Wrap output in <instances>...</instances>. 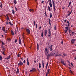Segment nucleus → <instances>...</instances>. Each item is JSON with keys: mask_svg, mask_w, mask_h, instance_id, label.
<instances>
[{"mask_svg": "<svg viewBox=\"0 0 76 76\" xmlns=\"http://www.w3.org/2000/svg\"><path fill=\"white\" fill-rule=\"evenodd\" d=\"M69 33H70L71 32V30H70V29H69Z\"/></svg>", "mask_w": 76, "mask_h": 76, "instance_id": "ea45409f", "label": "nucleus"}, {"mask_svg": "<svg viewBox=\"0 0 76 76\" xmlns=\"http://www.w3.org/2000/svg\"><path fill=\"white\" fill-rule=\"evenodd\" d=\"M55 56V57H57L58 56V55H57V53H56L55 54L54 53V56Z\"/></svg>", "mask_w": 76, "mask_h": 76, "instance_id": "4be33fe9", "label": "nucleus"}, {"mask_svg": "<svg viewBox=\"0 0 76 76\" xmlns=\"http://www.w3.org/2000/svg\"><path fill=\"white\" fill-rule=\"evenodd\" d=\"M48 72H50V69H48L47 70Z\"/></svg>", "mask_w": 76, "mask_h": 76, "instance_id": "864d4df0", "label": "nucleus"}, {"mask_svg": "<svg viewBox=\"0 0 76 76\" xmlns=\"http://www.w3.org/2000/svg\"><path fill=\"white\" fill-rule=\"evenodd\" d=\"M49 4L51 7H52V4H51L52 2L51 0H48Z\"/></svg>", "mask_w": 76, "mask_h": 76, "instance_id": "7ed1b4c3", "label": "nucleus"}, {"mask_svg": "<svg viewBox=\"0 0 76 76\" xmlns=\"http://www.w3.org/2000/svg\"><path fill=\"white\" fill-rule=\"evenodd\" d=\"M1 42H2V44L1 45H2V46L3 45H4V42H3L1 41Z\"/></svg>", "mask_w": 76, "mask_h": 76, "instance_id": "4c0bfd02", "label": "nucleus"}, {"mask_svg": "<svg viewBox=\"0 0 76 76\" xmlns=\"http://www.w3.org/2000/svg\"><path fill=\"white\" fill-rule=\"evenodd\" d=\"M70 25V23L68 24V26H69V25Z\"/></svg>", "mask_w": 76, "mask_h": 76, "instance_id": "774afa93", "label": "nucleus"}, {"mask_svg": "<svg viewBox=\"0 0 76 76\" xmlns=\"http://www.w3.org/2000/svg\"><path fill=\"white\" fill-rule=\"evenodd\" d=\"M19 44H21V40L20 39H19Z\"/></svg>", "mask_w": 76, "mask_h": 76, "instance_id": "393cba45", "label": "nucleus"}, {"mask_svg": "<svg viewBox=\"0 0 76 76\" xmlns=\"http://www.w3.org/2000/svg\"><path fill=\"white\" fill-rule=\"evenodd\" d=\"M69 69H70V70H71V67H69Z\"/></svg>", "mask_w": 76, "mask_h": 76, "instance_id": "69168bd1", "label": "nucleus"}, {"mask_svg": "<svg viewBox=\"0 0 76 76\" xmlns=\"http://www.w3.org/2000/svg\"><path fill=\"white\" fill-rule=\"evenodd\" d=\"M21 60H22V61L23 60V58H21Z\"/></svg>", "mask_w": 76, "mask_h": 76, "instance_id": "603ef678", "label": "nucleus"}, {"mask_svg": "<svg viewBox=\"0 0 76 76\" xmlns=\"http://www.w3.org/2000/svg\"><path fill=\"white\" fill-rule=\"evenodd\" d=\"M39 68H41V63H39Z\"/></svg>", "mask_w": 76, "mask_h": 76, "instance_id": "c756f323", "label": "nucleus"}, {"mask_svg": "<svg viewBox=\"0 0 76 76\" xmlns=\"http://www.w3.org/2000/svg\"><path fill=\"white\" fill-rule=\"evenodd\" d=\"M30 12H31V11H33V9H30L29 10Z\"/></svg>", "mask_w": 76, "mask_h": 76, "instance_id": "79ce46f5", "label": "nucleus"}, {"mask_svg": "<svg viewBox=\"0 0 76 76\" xmlns=\"http://www.w3.org/2000/svg\"><path fill=\"white\" fill-rule=\"evenodd\" d=\"M41 36L42 37H43V31H42V33L41 34Z\"/></svg>", "mask_w": 76, "mask_h": 76, "instance_id": "aec40b11", "label": "nucleus"}, {"mask_svg": "<svg viewBox=\"0 0 76 76\" xmlns=\"http://www.w3.org/2000/svg\"><path fill=\"white\" fill-rule=\"evenodd\" d=\"M8 23H9V22H6V24L7 25L8 24Z\"/></svg>", "mask_w": 76, "mask_h": 76, "instance_id": "de8ad7c7", "label": "nucleus"}, {"mask_svg": "<svg viewBox=\"0 0 76 76\" xmlns=\"http://www.w3.org/2000/svg\"><path fill=\"white\" fill-rule=\"evenodd\" d=\"M31 70H33V72H35V71H36V69L34 68H32Z\"/></svg>", "mask_w": 76, "mask_h": 76, "instance_id": "4468645a", "label": "nucleus"}, {"mask_svg": "<svg viewBox=\"0 0 76 76\" xmlns=\"http://www.w3.org/2000/svg\"><path fill=\"white\" fill-rule=\"evenodd\" d=\"M44 1H42V3H44Z\"/></svg>", "mask_w": 76, "mask_h": 76, "instance_id": "0e129e2a", "label": "nucleus"}, {"mask_svg": "<svg viewBox=\"0 0 76 76\" xmlns=\"http://www.w3.org/2000/svg\"><path fill=\"white\" fill-rule=\"evenodd\" d=\"M48 9L49 11H51V8H50V7L49 6L48 7Z\"/></svg>", "mask_w": 76, "mask_h": 76, "instance_id": "cd10ccee", "label": "nucleus"}, {"mask_svg": "<svg viewBox=\"0 0 76 76\" xmlns=\"http://www.w3.org/2000/svg\"><path fill=\"white\" fill-rule=\"evenodd\" d=\"M48 20H49V24H50V26H51V20L50 18H48Z\"/></svg>", "mask_w": 76, "mask_h": 76, "instance_id": "dca6fc26", "label": "nucleus"}, {"mask_svg": "<svg viewBox=\"0 0 76 76\" xmlns=\"http://www.w3.org/2000/svg\"><path fill=\"white\" fill-rule=\"evenodd\" d=\"M36 28H37L38 27V26H37V24H36Z\"/></svg>", "mask_w": 76, "mask_h": 76, "instance_id": "49530a36", "label": "nucleus"}, {"mask_svg": "<svg viewBox=\"0 0 76 76\" xmlns=\"http://www.w3.org/2000/svg\"><path fill=\"white\" fill-rule=\"evenodd\" d=\"M45 54L46 56H47V55L48 54V50L47 48H45Z\"/></svg>", "mask_w": 76, "mask_h": 76, "instance_id": "f03ea898", "label": "nucleus"}, {"mask_svg": "<svg viewBox=\"0 0 76 76\" xmlns=\"http://www.w3.org/2000/svg\"><path fill=\"white\" fill-rule=\"evenodd\" d=\"M68 13H69H69H68L67 16H69V15H70V14H71V13H72V10H71V12H70V11H68Z\"/></svg>", "mask_w": 76, "mask_h": 76, "instance_id": "9b49d317", "label": "nucleus"}, {"mask_svg": "<svg viewBox=\"0 0 76 76\" xmlns=\"http://www.w3.org/2000/svg\"><path fill=\"white\" fill-rule=\"evenodd\" d=\"M63 41L62 40V41L61 42V44H63Z\"/></svg>", "mask_w": 76, "mask_h": 76, "instance_id": "052dcab7", "label": "nucleus"}, {"mask_svg": "<svg viewBox=\"0 0 76 76\" xmlns=\"http://www.w3.org/2000/svg\"><path fill=\"white\" fill-rule=\"evenodd\" d=\"M2 30L4 31H5V27H2Z\"/></svg>", "mask_w": 76, "mask_h": 76, "instance_id": "7c9ffc66", "label": "nucleus"}, {"mask_svg": "<svg viewBox=\"0 0 76 76\" xmlns=\"http://www.w3.org/2000/svg\"><path fill=\"white\" fill-rule=\"evenodd\" d=\"M37 48L38 50H39V45L38 43L37 44Z\"/></svg>", "mask_w": 76, "mask_h": 76, "instance_id": "a211bd4d", "label": "nucleus"}, {"mask_svg": "<svg viewBox=\"0 0 76 76\" xmlns=\"http://www.w3.org/2000/svg\"><path fill=\"white\" fill-rule=\"evenodd\" d=\"M26 31L27 33H28V34H30V30H29V29H26Z\"/></svg>", "mask_w": 76, "mask_h": 76, "instance_id": "0eeeda50", "label": "nucleus"}, {"mask_svg": "<svg viewBox=\"0 0 76 76\" xmlns=\"http://www.w3.org/2000/svg\"><path fill=\"white\" fill-rule=\"evenodd\" d=\"M69 72H70V73H71V74L73 75V71H72L71 70H69Z\"/></svg>", "mask_w": 76, "mask_h": 76, "instance_id": "b1692460", "label": "nucleus"}, {"mask_svg": "<svg viewBox=\"0 0 76 76\" xmlns=\"http://www.w3.org/2000/svg\"><path fill=\"white\" fill-rule=\"evenodd\" d=\"M9 23L10 24V25H11V26L13 25V24H12L11 23V22H9Z\"/></svg>", "mask_w": 76, "mask_h": 76, "instance_id": "a18cd8bd", "label": "nucleus"}, {"mask_svg": "<svg viewBox=\"0 0 76 76\" xmlns=\"http://www.w3.org/2000/svg\"><path fill=\"white\" fill-rule=\"evenodd\" d=\"M76 41L75 39H72L71 40V43H72V44H75V41Z\"/></svg>", "mask_w": 76, "mask_h": 76, "instance_id": "423d86ee", "label": "nucleus"}, {"mask_svg": "<svg viewBox=\"0 0 76 76\" xmlns=\"http://www.w3.org/2000/svg\"><path fill=\"white\" fill-rule=\"evenodd\" d=\"M52 3H53V4H55L54 2V1H53V0L52 1Z\"/></svg>", "mask_w": 76, "mask_h": 76, "instance_id": "6e6d98bb", "label": "nucleus"}, {"mask_svg": "<svg viewBox=\"0 0 76 76\" xmlns=\"http://www.w3.org/2000/svg\"><path fill=\"white\" fill-rule=\"evenodd\" d=\"M49 48L50 49V51H51L53 50V45H51L50 47H49Z\"/></svg>", "mask_w": 76, "mask_h": 76, "instance_id": "1a4fd4ad", "label": "nucleus"}, {"mask_svg": "<svg viewBox=\"0 0 76 76\" xmlns=\"http://www.w3.org/2000/svg\"><path fill=\"white\" fill-rule=\"evenodd\" d=\"M17 29L18 32H19V29H18V28L17 27Z\"/></svg>", "mask_w": 76, "mask_h": 76, "instance_id": "bf43d9fd", "label": "nucleus"}, {"mask_svg": "<svg viewBox=\"0 0 76 76\" xmlns=\"http://www.w3.org/2000/svg\"><path fill=\"white\" fill-rule=\"evenodd\" d=\"M11 33L12 35H14V33L13 32V31L11 30Z\"/></svg>", "mask_w": 76, "mask_h": 76, "instance_id": "412c9836", "label": "nucleus"}, {"mask_svg": "<svg viewBox=\"0 0 76 76\" xmlns=\"http://www.w3.org/2000/svg\"><path fill=\"white\" fill-rule=\"evenodd\" d=\"M47 30H45V37L47 36Z\"/></svg>", "mask_w": 76, "mask_h": 76, "instance_id": "f8f14e48", "label": "nucleus"}, {"mask_svg": "<svg viewBox=\"0 0 76 76\" xmlns=\"http://www.w3.org/2000/svg\"><path fill=\"white\" fill-rule=\"evenodd\" d=\"M51 33H49V34L48 35V37H50V36H51Z\"/></svg>", "mask_w": 76, "mask_h": 76, "instance_id": "c85d7f7f", "label": "nucleus"}, {"mask_svg": "<svg viewBox=\"0 0 76 76\" xmlns=\"http://www.w3.org/2000/svg\"><path fill=\"white\" fill-rule=\"evenodd\" d=\"M15 10L16 11H18V10H17V8H16V7H15Z\"/></svg>", "mask_w": 76, "mask_h": 76, "instance_id": "37998d69", "label": "nucleus"}, {"mask_svg": "<svg viewBox=\"0 0 76 76\" xmlns=\"http://www.w3.org/2000/svg\"><path fill=\"white\" fill-rule=\"evenodd\" d=\"M48 31H49V33H51V30L50 28H48Z\"/></svg>", "mask_w": 76, "mask_h": 76, "instance_id": "f3484780", "label": "nucleus"}, {"mask_svg": "<svg viewBox=\"0 0 76 76\" xmlns=\"http://www.w3.org/2000/svg\"><path fill=\"white\" fill-rule=\"evenodd\" d=\"M0 4H0V7H1V8H2V4H1V3H0Z\"/></svg>", "mask_w": 76, "mask_h": 76, "instance_id": "473e14b6", "label": "nucleus"}, {"mask_svg": "<svg viewBox=\"0 0 76 76\" xmlns=\"http://www.w3.org/2000/svg\"><path fill=\"white\" fill-rule=\"evenodd\" d=\"M14 42H15V43L17 42H18V40H17L16 39H15V41Z\"/></svg>", "mask_w": 76, "mask_h": 76, "instance_id": "f704fd0d", "label": "nucleus"}, {"mask_svg": "<svg viewBox=\"0 0 76 76\" xmlns=\"http://www.w3.org/2000/svg\"><path fill=\"white\" fill-rule=\"evenodd\" d=\"M26 61H25V60H24L23 61V63H24V64H25V63Z\"/></svg>", "mask_w": 76, "mask_h": 76, "instance_id": "4d7b16f0", "label": "nucleus"}, {"mask_svg": "<svg viewBox=\"0 0 76 76\" xmlns=\"http://www.w3.org/2000/svg\"><path fill=\"white\" fill-rule=\"evenodd\" d=\"M23 64V62H22L21 61H20L19 62V63L18 64V66H22Z\"/></svg>", "mask_w": 76, "mask_h": 76, "instance_id": "39448f33", "label": "nucleus"}, {"mask_svg": "<svg viewBox=\"0 0 76 76\" xmlns=\"http://www.w3.org/2000/svg\"><path fill=\"white\" fill-rule=\"evenodd\" d=\"M61 63H62V64H63V65H65V64H64V61L63 60H61Z\"/></svg>", "mask_w": 76, "mask_h": 76, "instance_id": "6e6552de", "label": "nucleus"}, {"mask_svg": "<svg viewBox=\"0 0 76 76\" xmlns=\"http://www.w3.org/2000/svg\"><path fill=\"white\" fill-rule=\"evenodd\" d=\"M30 72H33V71L32 70V69L30 70Z\"/></svg>", "mask_w": 76, "mask_h": 76, "instance_id": "e2e57ef3", "label": "nucleus"}, {"mask_svg": "<svg viewBox=\"0 0 76 76\" xmlns=\"http://www.w3.org/2000/svg\"><path fill=\"white\" fill-rule=\"evenodd\" d=\"M54 29H55V30H56V25H55Z\"/></svg>", "mask_w": 76, "mask_h": 76, "instance_id": "a19ab883", "label": "nucleus"}, {"mask_svg": "<svg viewBox=\"0 0 76 76\" xmlns=\"http://www.w3.org/2000/svg\"><path fill=\"white\" fill-rule=\"evenodd\" d=\"M65 29L66 30L64 31L65 32V33L66 34V33L67 32V31L69 30V27H65Z\"/></svg>", "mask_w": 76, "mask_h": 76, "instance_id": "20e7f679", "label": "nucleus"}, {"mask_svg": "<svg viewBox=\"0 0 76 76\" xmlns=\"http://www.w3.org/2000/svg\"><path fill=\"white\" fill-rule=\"evenodd\" d=\"M71 3H72V2H71V1H70L69 2V6H71Z\"/></svg>", "mask_w": 76, "mask_h": 76, "instance_id": "c9c22d12", "label": "nucleus"}, {"mask_svg": "<svg viewBox=\"0 0 76 76\" xmlns=\"http://www.w3.org/2000/svg\"><path fill=\"white\" fill-rule=\"evenodd\" d=\"M2 48H3V50H4V46H2Z\"/></svg>", "mask_w": 76, "mask_h": 76, "instance_id": "09e8293b", "label": "nucleus"}, {"mask_svg": "<svg viewBox=\"0 0 76 76\" xmlns=\"http://www.w3.org/2000/svg\"><path fill=\"white\" fill-rule=\"evenodd\" d=\"M17 71L16 72V74H18L19 73V68H18V67H17Z\"/></svg>", "mask_w": 76, "mask_h": 76, "instance_id": "9d476101", "label": "nucleus"}, {"mask_svg": "<svg viewBox=\"0 0 76 76\" xmlns=\"http://www.w3.org/2000/svg\"><path fill=\"white\" fill-rule=\"evenodd\" d=\"M55 7H53V9H54V11H56V9L55 8Z\"/></svg>", "mask_w": 76, "mask_h": 76, "instance_id": "e433bc0d", "label": "nucleus"}, {"mask_svg": "<svg viewBox=\"0 0 76 76\" xmlns=\"http://www.w3.org/2000/svg\"><path fill=\"white\" fill-rule=\"evenodd\" d=\"M10 55H9V56L6 58V59H7V60H9V59H10Z\"/></svg>", "mask_w": 76, "mask_h": 76, "instance_id": "2eb2a0df", "label": "nucleus"}, {"mask_svg": "<svg viewBox=\"0 0 76 76\" xmlns=\"http://www.w3.org/2000/svg\"><path fill=\"white\" fill-rule=\"evenodd\" d=\"M13 2H14V3H15V4H16V3H17V1H16V0H14Z\"/></svg>", "mask_w": 76, "mask_h": 76, "instance_id": "6ab92c4d", "label": "nucleus"}, {"mask_svg": "<svg viewBox=\"0 0 76 76\" xmlns=\"http://www.w3.org/2000/svg\"><path fill=\"white\" fill-rule=\"evenodd\" d=\"M12 11L13 15H14L15 14V11L13 10H12Z\"/></svg>", "mask_w": 76, "mask_h": 76, "instance_id": "2f4dec72", "label": "nucleus"}, {"mask_svg": "<svg viewBox=\"0 0 76 76\" xmlns=\"http://www.w3.org/2000/svg\"><path fill=\"white\" fill-rule=\"evenodd\" d=\"M75 34V33L73 31L72 33V34Z\"/></svg>", "mask_w": 76, "mask_h": 76, "instance_id": "338daca9", "label": "nucleus"}, {"mask_svg": "<svg viewBox=\"0 0 76 76\" xmlns=\"http://www.w3.org/2000/svg\"><path fill=\"white\" fill-rule=\"evenodd\" d=\"M18 57H20V55H19V54H18Z\"/></svg>", "mask_w": 76, "mask_h": 76, "instance_id": "13d9d810", "label": "nucleus"}, {"mask_svg": "<svg viewBox=\"0 0 76 76\" xmlns=\"http://www.w3.org/2000/svg\"><path fill=\"white\" fill-rule=\"evenodd\" d=\"M7 41H11V39H10V38H9L7 39Z\"/></svg>", "mask_w": 76, "mask_h": 76, "instance_id": "5701e85b", "label": "nucleus"}, {"mask_svg": "<svg viewBox=\"0 0 76 76\" xmlns=\"http://www.w3.org/2000/svg\"><path fill=\"white\" fill-rule=\"evenodd\" d=\"M71 65H72V66H73V64H72V63H71Z\"/></svg>", "mask_w": 76, "mask_h": 76, "instance_id": "680f3d73", "label": "nucleus"}, {"mask_svg": "<svg viewBox=\"0 0 76 76\" xmlns=\"http://www.w3.org/2000/svg\"><path fill=\"white\" fill-rule=\"evenodd\" d=\"M0 60H1H1H2V57L0 55Z\"/></svg>", "mask_w": 76, "mask_h": 76, "instance_id": "72a5a7b5", "label": "nucleus"}, {"mask_svg": "<svg viewBox=\"0 0 76 76\" xmlns=\"http://www.w3.org/2000/svg\"><path fill=\"white\" fill-rule=\"evenodd\" d=\"M7 20L8 21L9 20V16H8V15H7Z\"/></svg>", "mask_w": 76, "mask_h": 76, "instance_id": "58836bf2", "label": "nucleus"}, {"mask_svg": "<svg viewBox=\"0 0 76 76\" xmlns=\"http://www.w3.org/2000/svg\"><path fill=\"white\" fill-rule=\"evenodd\" d=\"M53 7H55V3L53 4Z\"/></svg>", "mask_w": 76, "mask_h": 76, "instance_id": "3c124183", "label": "nucleus"}, {"mask_svg": "<svg viewBox=\"0 0 76 76\" xmlns=\"http://www.w3.org/2000/svg\"><path fill=\"white\" fill-rule=\"evenodd\" d=\"M2 54H3L4 55H5L4 54V51L2 52Z\"/></svg>", "mask_w": 76, "mask_h": 76, "instance_id": "5fc2aeb1", "label": "nucleus"}, {"mask_svg": "<svg viewBox=\"0 0 76 76\" xmlns=\"http://www.w3.org/2000/svg\"><path fill=\"white\" fill-rule=\"evenodd\" d=\"M50 18H52V14L51 13H50Z\"/></svg>", "mask_w": 76, "mask_h": 76, "instance_id": "bb28decb", "label": "nucleus"}, {"mask_svg": "<svg viewBox=\"0 0 76 76\" xmlns=\"http://www.w3.org/2000/svg\"><path fill=\"white\" fill-rule=\"evenodd\" d=\"M27 65L28 66H29V60H28V58H27Z\"/></svg>", "mask_w": 76, "mask_h": 76, "instance_id": "ddd939ff", "label": "nucleus"}, {"mask_svg": "<svg viewBox=\"0 0 76 76\" xmlns=\"http://www.w3.org/2000/svg\"><path fill=\"white\" fill-rule=\"evenodd\" d=\"M42 65H44V61H42Z\"/></svg>", "mask_w": 76, "mask_h": 76, "instance_id": "8fccbe9b", "label": "nucleus"}, {"mask_svg": "<svg viewBox=\"0 0 76 76\" xmlns=\"http://www.w3.org/2000/svg\"><path fill=\"white\" fill-rule=\"evenodd\" d=\"M63 55H64V56H67V54H66L63 52Z\"/></svg>", "mask_w": 76, "mask_h": 76, "instance_id": "a878e982", "label": "nucleus"}, {"mask_svg": "<svg viewBox=\"0 0 76 76\" xmlns=\"http://www.w3.org/2000/svg\"><path fill=\"white\" fill-rule=\"evenodd\" d=\"M54 53H50L49 54L48 56H47V58L48 59V58H49V57H50V56H54Z\"/></svg>", "mask_w": 76, "mask_h": 76, "instance_id": "f257e3e1", "label": "nucleus"}, {"mask_svg": "<svg viewBox=\"0 0 76 76\" xmlns=\"http://www.w3.org/2000/svg\"><path fill=\"white\" fill-rule=\"evenodd\" d=\"M48 62H47V64H46V66H47L48 67Z\"/></svg>", "mask_w": 76, "mask_h": 76, "instance_id": "c03bdc74", "label": "nucleus"}]
</instances>
